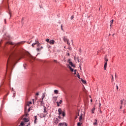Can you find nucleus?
Returning <instances> with one entry per match:
<instances>
[{
	"label": "nucleus",
	"mask_w": 126,
	"mask_h": 126,
	"mask_svg": "<svg viewBox=\"0 0 126 126\" xmlns=\"http://www.w3.org/2000/svg\"><path fill=\"white\" fill-rule=\"evenodd\" d=\"M8 56H9V57L7 62V64L8 63H9L10 61H12V60H13V59H14L15 57H16V54H15V53L13 52H11L8 54Z\"/></svg>",
	"instance_id": "nucleus-1"
},
{
	"label": "nucleus",
	"mask_w": 126,
	"mask_h": 126,
	"mask_svg": "<svg viewBox=\"0 0 126 126\" xmlns=\"http://www.w3.org/2000/svg\"><path fill=\"white\" fill-rule=\"evenodd\" d=\"M63 40L64 42H67V45H70V43L68 42V39H67V38H66V36L63 37Z\"/></svg>",
	"instance_id": "nucleus-2"
},
{
	"label": "nucleus",
	"mask_w": 126,
	"mask_h": 126,
	"mask_svg": "<svg viewBox=\"0 0 126 126\" xmlns=\"http://www.w3.org/2000/svg\"><path fill=\"white\" fill-rule=\"evenodd\" d=\"M43 113V117L45 118V117H46V116H47V115L48 114V112H47V108L44 107Z\"/></svg>",
	"instance_id": "nucleus-3"
},
{
	"label": "nucleus",
	"mask_w": 126,
	"mask_h": 126,
	"mask_svg": "<svg viewBox=\"0 0 126 126\" xmlns=\"http://www.w3.org/2000/svg\"><path fill=\"white\" fill-rule=\"evenodd\" d=\"M61 122V120L59 119V118H56L54 119V124H59Z\"/></svg>",
	"instance_id": "nucleus-4"
},
{
	"label": "nucleus",
	"mask_w": 126,
	"mask_h": 126,
	"mask_svg": "<svg viewBox=\"0 0 126 126\" xmlns=\"http://www.w3.org/2000/svg\"><path fill=\"white\" fill-rule=\"evenodd\" d=\"M45 97H46V93H44L42 94V98H41V103H43V100H44V98H45Z\"/></svg>",
	"instance_id": "nucleus-5"
},
{
	"label": "nucleus",
	"mask_w": 126,
	"mask_h": 126,
	"mask_svg": "<svg viewBox=\"0 0 126 126\" xmlns=\"http://www.w3.org/2000/svg\"><path fill=\"white\" fill-rule=\"evenodd\" d=\"M66 126L67 125H66V123H61L59 124L58 126Z\"/></svg>",
	"instance_id": "nucleus-6"
},
{
	"label": "nucleus",
	"mask_w": 126,
	"mask_h": 126,
	"mask_svg": "<svg viewBox=\"0 0 126 126\" xmlns=\"http://www.w3.org/2000/svg\"><path fill=\"white\" fill-rule=\"evenodd\" d=\"M58 112H59V116H61V115L63 114V111H62V109L61 108L58 109Z\"/></svg>",
	"instance_id": "nucleus-7"
},
{
	"label": "nucleus",
	"mask_w": 126,
	"mask_h": 126,
	"mask_svg": "<svg viewBox=\"0 0 126 126\" xmlns=\"http://www.w3.org/2000/svg\"><path fill=\"white\" fill-rule=\"evenodd\" d=\"M38 43H39V41H38V40H35V43H33L32 46V47H34V46H35V45H37V44H38Z\"/></svg>",
	"instance_id": "nucleus-8"
},
{
	"label": "nucleus",
	"mask_w": 126,
	"mask_h": 126,
	"mask_svg": "<svg viewBox=\"0 0 126 126\" xmlns=\"http://www.w3.org/2000/svg\"><path fill=\"white\" fill-rule=\"evenodd\" d=\"M49 44H51L52 45H54V44H55V40H54L53 39H52L51 40L49 41Z\"/></svg>",
	"instance_id": "nucleus-9"
},
{
	"label": "nucleus",
	"mask_w": 126,
	"mask_h": 126,
	"mask_svg": "<svg viewBox=\"0 0 126 126\" xmlns=\"http://www.w3.org/2000/svg\"><path fill=\"white\" fill-rule=\"evenodd\" d=\"M32 104V102L30 101L29 102L27 103V106H28V107H30V105Z\"/></svg>",
	"instance_id": "nucleus-10"
},
{
	"label": "nucleus",
	"mask_w": 126,
	"mask_h": 126,
	"mask_svg": "<svg viewBox=\"0 0 126 126\" xmlns=\"http://www.w3.org/2000/svg\"><path fill=\"white\" fill-rule=\"evenodd\" d=\"M23 121H24L25 123H27L28 122H29V120H28V119L27 118H23Z\"/></svg>",
	"instance_id": "nucleus-11"
},
{
	"label": "nucleus",
	"mask_w": 126,
	"mask_h": 126,
	"mask_svg": "<svg viewBox=\"0 0 126 126\" xmlns=\"http://www.w3.org/2000/svg\"><path fill=\"white\" fill-rule=\"evenodd\" d=\"M82 119H83L82 114H81L79 118V122H82Z\"/></svg>",
	"instance_id": "nucleus-12"
},
{
	"label": "nucleus",
	"mask_w": 126,
	"mask_h": 126,
	"mask_svg": "<svg viewBox=\"0 0 126 126\" xmlns=\"http://www.w3.org/2000/svg\"><path fill=\"white\" fill-rule=\"evenodd\" d=\"M108 63H107V62H105V64H104V69L106 70V67H107V65Z\"/></svg>",
	"instance_id": "nucleus-13"
},
{
	"label": "nucleus",
	"mask_w": 126,
	"mask_h": 126,
	"mask_svg": "<svg viewBox=\"0 0 126 126\" xmlns=\"http://www.w3.org/2000/svg\"><path fill=\"white\" fill-rule=\"evenodd\" d=\"M97 119L94 120V126H97Z\"/></svg>",
	"instance_id": "nucleus-14"
},
{
	"label": "nucleus",
	"mask_w": 126,
	"mask_h": 126,
	"mask_svg": "<svg viewBox=\"0 0 126 126\" xmlns=\"http://www.w3.org/2000/svg\"><path fill=\"white\" fill-rule=\"evenodd\" d=\"M69 63L70 65H71V66H73V67H75L74 65H73V63H72V62H70Z\"/></svg>",
	"instance_id": "nucleus-15"
},
{
	"label": "nucleus",
	"mask_w": 126,
	"mask_h": 126,
	"mask_svg": "<svg viewBox=\"0 0 126 126\" xmlns=\"http://www.w3.org/2000/svg\"><path fill=\"white\" fill-rule=\"evenodd\" d=\"M53 100H54V102H56L57 100H58V98L57 97L55 96L53 97Z\"/></svg>",
	"instance_id": "nucleus-16"
},
{
	"label": "nucleus",
	"mask_w": 126,
	"mask_h": 126,
	"mask_svg": "<svg viewBox=\"0 0 126 126\" xmlns=\"http://www.w3.org/2000/svg\"><path fill=\"white\" fill-rule=\"evenodd\" d=\"M81 81H82V83H84V84H86V81H85V80H84L82 79H81Z\"/></svg>",
	"instance_id": "nucleus-17"
},
{
	"label": "nucleus",
	"mask_w": 126,
	"mask_h": 126,
	"mask_svg": "<svg viewBox=\"0 0 126 126\" xmlns=\"http://www.w3.org/2000/svg\"><path fill=\"white\" fill-rule=\"evenodd\" d=\"M54 93L55 94H59V91H58V90H54Z\"/></svg>",
	"instance_id": "nucleus-18"
},
{
	"label": "nucleus",
	"mask_w": 126,
	"mask_h": 126,
	"mask_svg": "<svg viewBox=\"0 0 126 126\" xmlns=\"http://www.w3.org/2000/svg\"><path fill=\"white\" fill-rule=\"evenodd\" d=\"M34 124H36V121H37V116H34Z\"/></svg>",
	"instance_id": "nucleus-19"
},
{
	"label": "nucleus",
	"mask_w": 126,
	"mask_h": 126,
	"mask_svg": "<svg viewBox=\"0 0 126 126\" xmlns=\"http://www.w3.org/2000/svg\"><path fill=\"white\" fill-rule=\"evenodd\" d=\"M113 23H114V20H112L110 21V26H112V25L113 24Z\"/></svg>",
	"instance_id": "nucleus-20"
},
{
	"label": "nucleus",
	"mask_w": 126,
	"mask_h": 126,
	"mask_svg": "<svg viewBox=\"0 0 126 126\" xmlns=\"http://www.w3.org/2000/svg\"><path fill=\"white\" fill-rule=\"evenodd\" d=\"M24 43H25V42H24V41H21V42H19V43H18V45H20V44H24Z\"/></svg>",
	"instance_id": "nucleus-21"
},
{
	"label": "nucleus",
	"mask_w": 126,
	"mask_h": 126,
	"mask_svg": "<svg viewBox=\"0 0 126 126\" xmlns=\"http://www.w3.org/2000/svg\"><path fill=\"white\" fill-rule=\"evenodd\" d=\"M82 125V123H80V122H79L78 124H77V126H81V125Z\"/></svg>",
	"instance_id": "nucleus-22"
},
{
	"label": "nucleus",
	"mask_w": 126,
	"mask_h": 126,
	"mask_svg": "<svg viewBox=\"0 0 126 126\" xmlns=\"http://www.w3.org/2000/svg\"><path fill=\"white\" fill-rule=\"evenodd\" d=\"M107 56H105V62L107 63V62H108V61H109V60L107 59Z\"/></svg>",
	"instance_id": "nucleus-23"
},
{
	"label": "nucleus",
	"mask_w": 126,
	"mask_h": 126,
	"mask_svg": "<svg viewBox=\"0 0 126 126\" xmlns=\"http://www.w3.org/2000/svg\"><path fill=\"white\" fill-rule=\"evenodd\" d=\"M95 111V108H93L92 111V113L94 114V111Z\"/></svg>",
	"instance_id": "nucleus-24"
},
{
	"label": "nucleus",
	"mask_w": 126,
	"mask_h": 126,
	"mask_svg": "<svg viewBox=\"0 0 126 126\" xmlns=\"http://www.w3.org/2000/svg\"><path fill=\"white\" fill-rule=\"evenodd\" d=\"M77 61L78 62V63H79L80 61H79V57H77Z\"/></svg>",
	"instance_id": "nucleus-25"
},
{
	"label": "nucleus",
	"mask_w": 126,
	"mask_h": 126,
	"mask_svg": "<svg viewBox=\"0 0 126 126\" xmlns=\"http://www.w3.org/2000/svg\"><path fill=\"white\" fill-rule=\"evenodd\" d=\"M77 76L78 78H79V79H80V76L79 75V74H77Z\"/></svg>",
	"instance_id": "nucleus-26"
},
{
	"label": "nucleus",
	"mask_w": 126,
	"mask_h": 126,
	"mask_svg": "<svg viewBox=\"0 0 126 126\" xmlns=\"http://www.w3.org/2000/svg\"><path fill=\"white\" fill-rule=\"evenodd\" d=\"M57 107H60V103H59V102H57Z\"/></svg>",
	"instance_id": "nucleus-27"
},
{
	"label": "nucleus",
	"mask_w": 126,
	"mask_h": 126,
	"mask_svg": "<svg viewBox=\"0 0 126 126\" xmlns=\"http://www.w3.org/2000/svg\"><path fill=\"white\" fill-rule=\"evenodd\" d=\"M8 43L9 44V45H13V43L12 42H9Z\"/></svg>",
	"instance_id": "nucleus-28"
},
{
	"label": "nucleus",
	"mask_w": 126,
	"mask_h": 126,
	"mask_svg": "<svg viewBox=\"0 0 126 126\" xmlns=\"http://www.w3.org/2000/svg\"><path fill=\"white\" fill-rule=\"evenodd\" d=\"M59 104H62L63 103V100H60V101L58 102Z\"/></svg>",
	"instance_id": "nucleus-29"
},
{
	"label": "nucleus",
	"mask_w": 126,
	"mask_h": 126,
	"mask_svg": "<svg viewBox=\"0 0 126 126\" xmlns=\"http://www.w3.org/2000/svg\"><path fill=\"white\" fill-rule=\"evenodd\" d=\"M20 125H21V126H24V122H22V123L20 124Z\"/></svg>",
	"instance_id": "nucleus-30"
},
{
	"label": "nucleus",
	"mask_w": 126,
	"mask_h": 126,
	"mask_svg": "<svg viewBox=\"0 0 126 126\" xmlns=\"http://www.w3.org/2000/svg\"><path fill=\"white\" fill-rule=\"evenodd\" d=\"M73 18H74V17L73 16V15L71 16V18H70V19L71 20H72V19H73Z\"/></svg>",
	"instance_id": "nucleus-31"
},
{
	"label": "nucleus",
	"mask_w": 126,
	"mask_h": 126,
	"mask_svg": "<svg viewBox=\"0 0 126 126\" xmlns=\"http://www.w3.org/2000/svg\"><path fill=\"white\" fill-rule=\"evenodd\" d=\"M62 115L63 116V117H64V116H65L64 112H63V111L62 112Z\"/></svg>",
	"instance_id": "nucleus-32"
},
{
	"label": "nucleus",
	"mask_w": 126,
	"mask_h": 126,
	"mask_svg": "<svg viewBox=\"0 0 126 126\" xmlns=\"http://www.w3.org/2000/svg\"><path fill=\"white\" fill-rule=\"evenodd\" d=\"M46 42H50V39H49V38L46 39Z\"/></svg>",
	"instance_id": "nucleus-33"
},
{
	"label": "nucleus",
	"mask_w": 126,
	"mask_h": 126,
	"mask_svg": "<svg viewBox=\"0 0 126 126\" xmlns=\"http://www.w3.org/2000/svg\"><path fill=\"white\" fill-rule=\"evenodd\" d=\"M40 48H36V50L37 51V52H39V51H40Z\"/></svg>",
	"instance_id": "nucleus-34"
},
{
	"label": "nucleus",
	"mask_w": 126,
	"mask_h": 126,
	"mask_svg": "<svg viewBox=\"0 0 126 126\" xmlns=\"http://www.w3.org/2000/svg\"><path fill=\"white\" fill-rule=\"evenodd\" d=\"M39 44H40V43H39V42L36 44L37 47H40Z\"/></svg>",
	"instance_id": "nucleus-35"
},
{
	"label": "nucleus",
	"mask_w": 126,
	"mask_h": 126,
	"mask_svg": "<svg viewBox=\"0 0 126 126\" xmlns=\"http://www.w3.org/2000/svg\"><path fill=\"white\" fill-rule=\"evenodd\" d=\"M54 63H59V62H58V61L55 60H54Z\"/></svg>",
	"instance_id": "nucleus-36"
},
{
	"label": "nucleus",
	"mask_w": 126,
	"mask_h": 126,
	"mask_svg": "<svg viewBox=\"0 0 126 126\" xmlns=\"http://www.w3.org/2000/svg\"><path fill=\"white\" fill-rule=\"evenodd\" d=\"M74 74H76V69L74 70Z\"/></svg>",
	"instance_id": "nucleus-37"
},
{
	"label": "nucleus",
	"mask_w": 126,
	"mask_h": 126,
	"mask_svg": "<svg viewBox=\"0 0 126 126\" xmlns=\"http://www.w3.org/2000/svg\"><path fill=\"white\" fill-rule=\"evenodd\" d=\"M31 108H29V109H28V113H29V112H30V109H31Z\"/></svg>",
	"instance_id": "nucleus-38"
},
{
	"label": "nucleus",
	"mask_w": 126,
	"mask_h": 126,
	"mask_svg": "<svg viewBox=\"0 0 126 126\" xmlns=\"http://www.w3.org/2000/svg\"><path fill=\"white\" fill-rule=\"evenodd\" d=\"M112 80L113 81L114 80V76L112 75Z\"/></svg>",
	"instance_id": "nucleus-39"
},
{
	"label": "nucleus",
	"mask_w": 126,
	"mask_h": 126,
	"mask_svg": "<svg viewBox=\"0 0 126 126\" xmlns=\"http://www.w3.org/2000/svg\"><path fill=\"white\" fill-rule=\"evenodd\" d=\"M58 118H59V120H62V117H61V116H58Z\"/></svg>",
	"instance_id": "nucleus-40"
},
{
	"label": "nucleus",
	"mask_w": 126,
	"mask_h": 126,
	"mask_svg": "<svg viewBox=\"0 0 126 126\" xmlns=\"http://www.w3.org/2000/svg\"><path fill=\"white\" fill-rule=\"evenodd\" d=\"M8 94V93L7 94ZM7 94H6L4 96V98L3 99H5V97H6V96H7Z\"/></svg>",
	"instance_id": "nucleus-41"
},
{
	"label": "nucleus",
	"mask_w": 126,
	"mask_h": 126,
	"mask_svg": "<svg viewBox=\"0 0 126 126\" xmlns=\"http://www.w3.org/2000/svg\"><path fill=\"white\" fill-rule=\"evenodd\" d=\"M29 116V114L26 113V117H28Z\"/></svg>",
	"instance_id": "nucleus-42"
},
{
	"label": "nucleus",
	"mask_w": 126,
	"mask_h": 126,
	"mask_svg": "<svg viewBox=\"0 0 126 126\" xmlns=\"http://www.w3.org/2000/svg\"><path fill=\"white\" fill-rule=\"evenodd\" d=\"M70 70H71L72 72V71H73V69H72V68H71L70 69Z\"/></svg>",
	"instance_id": "nucleus-43"
},
{
	"label": "nucleus",
	"mask_w": 126,
	"mask_h": 126,
	"mask_svg": "<svg viewBox=\"0 0 126 126\" xmlns=\"http://www.w3.org/2000/svg\"><path fill=\"white\" fill-rule=\"evenodd\" d=\"M36 96L39 95V93H37L36 94Z\"/></svg>",
	"instance_id": "nucleus-44"
},
{
	"label": "nucleus",
	"mask_w": 126,
	"mask_h": 126,
	"mask_svg": "<svg viewBox=\"0 0 126 126\" xmlns=\"http://www.w3.org/2000/svg\"><path fill=\"white\" fill-rule=\"evenodd\" d=\"M40 49V50H42V49H43V46H41Z\"/></svg>",
	"instance_id": "nucleus-45"
},
{
	"label": "nucleus",
	"mask_w": 126,
	"mask_h": 126,
	"mask_svg": "<svg viewBox=\"0 0 126 126\" xmlns=\"http://www.w3.org/2000/svg\"><path fill=\"white\" fill-rule=\"evenodd\" d=\"M117 90H118L119 89V87L118 86H116Z\"/></svg>",
	"instance_id": "nucleus-46"
},
{
	"label": "nucleus",
	"mask_w": 126,
	"mask_h": 126,
	"mask_svg": "<svg viewBox=\"0 0 126 126\" xmlns=\"http://www.w3.org/2000/svg\"><path fill=\"white\" fill-rule=\"evenodd\" d=\"M68 68H69L70 69L72 68H71V67L70 66H69Z\"/></svg>",
	"instance_id": "nucleus-47"
},
{
	"label": "nucleus",
	"mask_w": 126,
	"mask_h": 126,
	"mask_svg": "<svg viewBox=\"0 0 126 126\" xmlns=\"http://www.w3.org/2000/svg\"><path fill=\"white\" fill-rule=\"evenodd\" d=\"M30 126V123H29L26 126Z\"/></svg>",
	"instance_id": "nucleus-48"
},
{
	"label": "nucleus",
	"mask_w": 126,
	"mask_h": 126,
	"mask_svg": "<svg viewBox=\"0 0 126 126\" xmlns=\"http://www.w3.org/2000/svg\"><path fill=\"white\" fill-rule=\"evenodd\" d=\"M120 102H121V104H123V100H121Z\"/></svg>",
	"instance_id": "nucleus-49"
},
{
	"label": "nucleus",
	"mask_w": 126,
	"mask_h": 126,
	"mask_svg": "<svg viewBox=\"0 0 126 126\" xmlns=\"http://www.w3.org/2000/svg\"><path fill=\"white\" fill-rule=\"evenodd\" d=\"M61 29L63 30V25H61Z\"/></svg>",
	"instance_id": "nucleus-50"
},
{
	"label": "nucleus",
	"mask_w": 126,
	"mask_h": 126,
	"mask_svg": "<svg viewBox=\"0 0 126 126\" xmlns=\"http://www.w3.org/2000/svg\"><path fill=\"white\" fill-rule=\"evenodd\" d=\"M99 107H101V103H99Z\"/></svg>",
	"instance_id": "nucleus-51"
},
{
	"label": "nucleus",
	"mask_w": 126,
	"mask_h": 126,
	"mask_svg": "<svg viewBox=\"0 0 126 126\" xmlns=\"http://www.w3.org/2000/svg\"><path fill=\"white\" fill-rule=\"evenodd\" d=\"M99 112L100 113V114H102V111H101V110L99 111Z\"/></svg>",
	"instance_id": "nucleus-52"
},
{
	"label": "nucleus",
	"mask_w": 126,
	"mask_h": 126,
	"mask_svg": "<svg viewBox=\"0 0 126 126\" xmlns=\"http://www.w3.org/2000/svg\"><path fill=\"white\" fill-rule=\"evenodd\" d=\"M77 118V116H76V117H75V119H76Z\"/></svg>",
	"instance_id": "nucleus-53"
},
{
	"label": "nucleus",
	"mask_w": 126,
	"mask_h": 126,
	"mask_svg": "<svg viewBox=\"0 0 126 126\" xmlns=\"http://www.w3.org/2000/svg\"><path fill=\"white\" fill-rule=\"evenodd\" d=\"M71 41L72 42V43H73V40H72Z\"/></svg>",
	"instance_id": "nucleus-54"
},
{
	"label": "nucleus",
	"mask_w": 126,
	"mask_h": 126,
	"mask_svg": "<svg viewBox=\"0 0 126 126\" xmlns=\"http://www.w3.org/2000/svg\"><path fill=\"white\" fill-rule=\"evenodd\" d=\"M122 106H121V107H120V109H122Z\"/></svg>",
	"instance_id": "nucleus-55"
},
{
	"label": "nucleus",
	"mask_w": 126,
	"mask_h": 126,
	"mask_svg": "<svg viewBox=\"0 0 126 126\" xmlns=\"http://www.w3.org/2000/svg\"><path fill=\"white\" fill-rule=\"evenodd\" d=\"M22 21H23V18L22 19Z\"/></svg>",
	"instance_id": "nucleus-56"
},
{
	"label": "nucleus",
	"mask_w": 126,
	"mask_h": 126,
	"mask_svg": "<svg viewBox=\"0 0 126 126\" xmlns=\"http://www.w3.org/2000/svg\"><path fill=\"white\" fill-rule=\"evenodd\" d=\"M6 21V19H5V20H4L5 22V21Z\"/></svg>",
	"instance_id": "nucleus-57"
},
{
	"label": "nucleus",
	"mask_w": 126,
	"mask_h": 126,
	"mask_svg": "<svg viewBox=\"0 0 126 126\" xmlns=\"http://www.w3.org/2000/svg\"><path fill=\"white\" fill-rule=\"evenodd\" d=\"M68 56H69V53H68Z\"/></svg>",
	"instance_id": "nucleus-58"
},
{
	"label": "nucleus",
	"mask_w": 126,
	"mask_h": 126,
	"mask_svg": "<svg viewBox=\"0 0 126 126\" xmlns=\"http://www.w3.org/2000/svg\"><path fill=\"white\" fill-rule=\"evenodd\" d=\"M123 113H125V110L123 111Z\"/></svg>",
	"instance_id": "nucleus-59"
},
{
	"label": "nucleus",
	"mask_w": 126,
	"mask_h": 126,
	"mask_svg": "<svg viewBox=\"0 0 126 126\" xmlns=\"http://www.w3.org/2000/svg\"><path fill=\"white\" fill-rule=\"evenodd\" d=\"M78 116H79V113L78 114Z\"/></svg>",
	"instance_id": "nucleus-60"
},
{
	"label": "nucleus",
	"mask_w": 126,
	"mask_h": 126,
	"mask_svg": "<svg viewBox=\"0 0 126 126\" xmlns=\"http://www.w3.org/2000/svg\"><path fill=\"white\" fill-rule=\"evenodd\" d=\"M19 126H23L22 125H19Z\"/></svg>",
	"instance_id": "nucleus-61"
},
{
	"label": "nucleus",
	"mask_w": 126,
	"mask_h": 126,
	"mask_svg": "<svg viewBox=\"0 0 126 126\" xmlns=\"http://www.w3.org/2000/svg\"><path fill=\"white\" fill-rule=\"evenodd\" d=\"M12 64H11V66H12Z\"/></svg>",
	"instance_id": "nucleus-62"
},
{
	"label": "nucleus",
	"mask_w": 126,
	"mask_h": 126,
	"mask_svg": "<svg viewBox=\"0 0 126 126\" xmlns=\"http://www.w3.org/2000/svg\"><path fill=\"white\" fill-rule=\"evenodd\" d=\"M114 35H115V34H113V36H114Z\"/></svg>",
	"instance_id": "nucleus-63"
},
{
	"label": "nucleus",
	"mask_w": 126,
	"mask_h": 126,
	"mask_svg": "<svg viewBox=\"0 0 126 126\" xmlns=\"http://www.w3.org/2000/svg\"><path fill=\"white\" fill-rule=\"evenodd\" d=\"M25 109H26V108H25Z\"/></svg>",
	"instance_id": "nucleus-64"
}]
</instances>
